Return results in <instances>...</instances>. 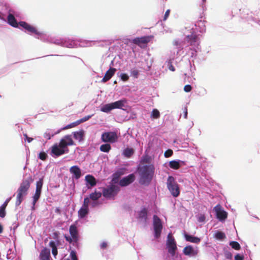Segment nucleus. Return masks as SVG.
<instances>
[{"instance_id": "bf43d9fd", "label": "nucleus", "mask_w": 260, "mask_h": 260, "mask_svg": "<svg viewBox=\"0 0 260 260\" xmlns=\"http://www.w3.org/2000/svg\"><path fill=\"white\" fill-rule=\"evenodd\" d=\"M107 246V244L104 242L101 244V248L102 249L106 248Z\"/></svg>"}, {"instance_id": "37998d69", "label": "nucleus", "mask_w": 260, "mask_h": 260, "mask_svg": "<svg viewBox=\"0 0 260 260\" xmlns=\"http://www.w3.org/2000/svg\"><path fill=\"white\" fill-rule=\"evenodd\" d=\"M47 157V155L44 152H41L39 153V158L42 160H45Z\"/></svg>"}, {"instance_id": "72a5a7b5", "label": "nucleus", "mask_w": 260, "mask_h": 260, "mask_svg": "<svg viewBox=\"0 0 260 260\" xmlns=\"http://www.w3.org/2000/svg\"><path fill=\"white\" fill-rule=\"evenodd\" d=\"M169 167L172 169L177 170L180 167V165L179 161L172 160L169 162Z\"/></svg>"}, {"instance_id": "4c0bfd02", "label": "nucleus", "mask_w": 260, "mask_h": 260, "mask_svg": "<svg viewBox=\"0 0 260 260\" xmlns=\"http://www.w3.org/2000/svg\"><path fill=\"white\" fill-rule=\"evenodd\" d=\"M139 218L142 219H147V210L146 208H143L139 213Z\"/></svg>"}, {"instance_id": "603ef678", "label": "nucleus", "mask_w": 260, "mask_h": 260, "mask_svg": "<svg viewBox=\"0 0 260 260\" xmlns=\"http://www.w3.org/2000/svg\"><path fill=\"white\" fill-rule=\"evenodd\" d=\"M11 198H9L8 199H7L5 202L4 203V204L1 206V207L4 208H6L9 202H10V201L11 200Z\"/></svg>"}, {"instance_id": "0eeeda50", "label": "nucleus", "mask_w": 260, "mask_h": 260, "mask_svg": "<svg viewBox=\"0 0 260 260\" xmlns=\"http://www.w3.org/2000/svg\"><path fill=\"white\" fill-rule=\"evenodd\" d=\"M167 186L171 194L175 198L180 194V188L178 184L174 177L169 176L167 181Z\"/></svg>"}, {"instance_id": "7ed1b4c3", "label": "nucleus", "mask_w": 260, "mask_h": 260, "mask_svg": "<svg viewBox=\"0 0 260 260\" xmlns=\"http://www.w3.org/2000/svg\"><path fill=\"white\" fill-rule=\"evenodd\" d=\"M153 167L151 166L145 165L139 169L140 176L139 183L143 185H148L150 182L153 173Z\"/></svg>"}, {"instance_id": "c9c22d12", "label": "nucleus", "mask_w": 260, "mask_h": 260, "mask_svg": "<svg viewBox=\"0 0 260 260\" xmlns=\"http://www.w3.org/2000/svg\"><path fill=\"white\" fill-rule=\"evenodd\" d=\"M92 115H87L80 119L78 120L77 121L74 122V125H78L81 123H83L84 122L87 121L92 117Z\"/></svg>"}, {"instance_id": "4d7b16f0", "label": "nucleus", "mask_w": 260, "mask_h": 260, "mask_svg": "<svg viewBox=\"0 0 260 260\" xmlns=\"http://www.w3.org/2000/svg\"><path fill=\"white\" fill-rule=\"evenodd\" d=\"M64 238L70 243H71L72 242H74L73 239L72 238V237H70L69 236H67L66 235H65L64 236Z\"/></svg>"}, {"instance_id": "5701e85b", "label": "nucleus", "mask_w": 260, "mask_h": 260, "mask_svg": "<svg viewBox=\"0 0 260 260\" xmlns=\"http://www.w3.org/2000/svg\"><path fill=\"white\" fill-rule=\"evenodd\" d=\"M8 22L10 25L14 27H18L19 25L17 23L14 16L12 14H9L8 16Z\"/></svg>"}, {"instance_id": "2eb2a0df", "label": "nucleus", "mask_w": 260, "mask_h": 260, "mask_svg": "<svg viewBox=\"0 0 260 260\" xmlns=\"http://www.w3.org/2000/svg\"><path fill=\"white\" fill-rule=\"evenodd\" d=\"M19 24L20 26L25 29L28 31L34 33L36 35H40V32L38 31L37 29L34 27L33 26L28 24L26 22L24 21H20L19 22Z\"/></svg>"}, {"instance_id": "de8ad7c7", "label": "nucleus", "mask_w": 260, "mask_h": 260, "mask_svg": "<svg viewBox=\"0 0 260 260\" xmlns=\"http://www.w3.org/2000/svg\"><path fill=\"white\" fill-rule=\"evenodd\" d=\"M54 136V134H50L49 132H46L45 134H44V137L47 139L48 140H50L51 139V138L52 137H53Z\"/></svg>"}, {"instance_id": "79ce46f5", "label": "nucleus", "mask_w": 260, "mask_h": 260, "mask_svg": "<svg viewBox=\"0 0 260 260\" xmlns=\"http://www.w3.org/2000/svg\"><path fill=\"white\" fill-rule=\"evenodd\" d=\"M173 150L171 149H168L167 151H166L164 153V156L165 157H169L173 155Z\"/></svg>"}, {"instance_id": "39448f33", "label": "nucleus", "mask_w": 260, "mask_h": 260, "mask_svg": "<svg viewBox=\"0 0 260 260\" xmlns=\"http://www.w3.org/2000/svg\"><path fill=\"white\" fill-rule=\"evenodd\" d=\"M217 203V205L212 208V213L218 221L224 223L228 218V212L221 206L222 201H218Z\"/></svg>"}, {"instance_id": "8fccbe9b", "label": "nucleus", "mask_w": 260, "mask_h": 260, "mask_svg": "<svg viewBox=\"0 0 260 260\" xmlns=\"http://www.w3.org/2000/svg\"><path fill=\"white\" fill-rule=\"evenodd\" d=\"M192 89V87L190 85H186L184 87V90L186 92H190Z\"/></svg>"}, {"instance_id": "49530a36", "label": "nucleus", "mask_w": 260, "mask_h": 260, "mask_svg": "<svg viewBox=\"0 0 260 260\" xmlns=\"http://www.w3.org/2000/svg\"><path fill=\"white\" fill-rule=\"evenodd\" d=\"M173 44L174 46L178 47V48L180 50L182 49V48L180 47L181 43L178 40H174L173 42Z\"/></svg>"}, {"instance_id": "cd10ccee", "label": "nucleus", "mask_w": 260, "mask_h": 260, "mask_svg": "<svg viewBox=\"0 0 260 260\" xmlns=\"http://www.w3.org/2000/svg\"><path fill=\"white\" fill-rule=\"evenodd\" d=\"M185 238L187 241L194 243H198L200 241V238L188 234L185 235Z\"/></svg>"}, {"instance_id": "dca6fc26", "label": "nucleus", "mask_w": 260, "mask_h": 260, "mask_svg": "<svg viewBox=\"0 0 260 260\" xmlns=\"http://www.w3.org/2000/svg\"><path fill=\"white\" fill-rule=\"evenodd\" d=\"M186 41L190 46H197L199 44L198 36L194 34H191L186 37Z\"/></svg>"}, {"instance_id": "e433bc0d", "label": "nucleus", "mask_w": 260, "mask_h": 260, "mask_svg": "<svg viewBox=\"0 0 260 260\" xmlns=\"http://www.w3.org/2000/svg\"><path fill=\"white\" fill-rule=\"evenodd\" d=\"M113 107L111 103L105 105L102 108L101 111L104 112L108 113L112 110Z\"/></svg>"}, {"instance_id": "20e7f679", "label": "nucleus", "mask_w": 260, "mask_h": 260, "mask_svg": "<svg viewBox=\"0 0 260 260\" xmlns=\"http://www.w3.org/2000/svg\"><path fill=\"white\" fill-rule=\"evenodd\" d=\"M112 182L108 187L103 188V195L107 199H114L120 190L119 187L115 184L116 183V179L113 178Z\"/></svg>"}, {"instance_id": "e2e57ef3", "label": "nucleus", "mask_w": 260, "mask_h": 260, "mask_svg": "<svg viewBox=\"0 0 260 260\" xmlns=\"http://www.w3.org/2000/svg\"><path fill=\"white\" fill-rule=\"evenodd\" d=\"M53 238L54 239H57L58 238V233L57 232H54L53 234Z\"/></svg>"}, {"instance_id": "4468645a", "label": "nucleus", "mask_w": 260, "mask_h": 260, "mask_svg": "<svg viewBox=\"0 0 260 260\" xmlns=\"http://www.w3.org/2000/svg\"><path fill=\"white\" fill-rule=\"evenodd\" d=\"M135 180V175L133 174H131L122 178L119 181V184L122 187L126 186L133 183Z\"/></svg>"}, {"instance_id": "0e129e2a", "label": "nucleus", "mask_w": 260, "mask_h": 260, "mask_svg": "<svg viewBox=\"0 0 260 260\" xmlns=\"http://www.w3.org/2000/svg\"><path fill=\"white\" fill-rule=\"evenodd\" d=\"M246 251H247V254L250 257L251 256V251L249 249L246 248Z\"/></svg>"}, {"instance_id": "774afa93", "label": "nucleus", "mask_w": 260, "mask_h": 260, "mask_svg": "<svg viewBox=\"0 0 260 260\" xmlns=\"http://www.w3.org/2000/svg\"><path fill=\"white\" fill-rule=\"evenodd\" d=\"M70 125H71V126L72 127H74V126H76V125H74V122H73V123H71V124H70Z\"/></svg>"}, {"instance_id": "412c9836", "label": "nucleus", "mask_w": 260, "mask_h": 260, "mask_svg": "<svg viewBox=\"0 0 260 260\" xmlns=\"http://www.w3.org/2000/svg\"><path fill=\"white\" fill-rule=\"evenodd\" d=\"M183 253L186 255L195 256L198 254V251L191 246H187L183 249Z\"/></svg>"}, {"instance_id": "f704fd0d", "label": "nucleus", "mask_w": 260, "mask_h": 260, "mask_svg": "<svg viewBox=\"0 0 260 260\" xmlns=\"http://www.w3.org/2000/svg\"><path fill=\"white\" fill-rule=\"evenodd\" d=\"M111 149V145L109 144H105L101 145L100 149L104 152H108Z\"/></svg>"}, {"instance_id": "aec40b11", "label": "nucleus", "mask_w": 260, "mask_h": 260, "mask_svg": "<svg viewBox=\"0 0 260 260\" xmlns=\"http://www.w3.org/2000/svg\"><path fill=\"white\" fill-rule=\"evenodd\" d=\"M226 237L225 233L220 230L215 231L213 234V238L219 241H223Z\"/></svg>"}, {"instance_id": "f3484780", "label": "nucleus", "mask_w": 260, "mask_h": 260, "mask_svg": "<svg viewBox=\"0 0 260 260\" xmlns=\"http://www.w3.org/2000/svg\"><path fill=\"white\" fill-rule=\"evenodd\" d=\"M69 232L74 242H77L78 241V231L77 226L74 224L71 225L70 226Z\"/></svg>"}, {"instance_id": "a878e982", "label": "nucleus", "mask_w": 260, "mask_h": 260, "mask_svg": "<svg viewBox=\"0 0 260 260\" xmlns=\"http://www.w3.org/2000/svg\"><path fill=\"white\" fill-rule=\"evenodd\" d=\"M88 208H84V207L82 206V207L78 211V216L80 218H83L88 214Z\"/></svg>"}, {"instance_id": "6e6552de", "label": "nucleus", "mask_w": 260, "mask_h": 260, "mask_svg": "<svg viewBox=\"0 0 260 260\" xmlns=\"http://www.w3.org/2000/svg\"><path fill=\"white\" fill-rule=\"evenodd\" d=\"M239 12L241 19L245 20L248 23L254 22L260 25V20H257L253 16L252 13L247 9H239Z\"/></svg>"}, {"instance_id": "c85d7f7f", "label": "nucleus", "mask_w": 260, "mask_h": 260, "mask_svg": "<svg viewBox=\"0 0 260 260\" xmlns=\"http://www.w3.org/2000/svg\"><path fill=\"white\" fill-rule=\"evenodd\" d=\"M73 136L75 139L80 142L83 139L84 131L83 130H81L78 132H75L73 133Z\"/></svg>"}, {"instance_id": "7c9ffc66", "label": "nucleus", "mask_w": 260, "mask_h": 260, "mask_svg": "<svg viewBox=\"0 0 260 260\" xmlns=\"http://www.w3.org/2000/svg\"><path fill=\"white\" fill-rule=\"evenodd\" d=\"M102 194L101 192L95 191L89 194V198L93 201H96L101 197Z\"/></svg>"}, {"instance_id": "ea45409f", "label": "nucleus", "mask_w": 260, "mask_h": 260, "mask_svg": "<svg viewBox=\"0 0 260 260\" xmlns=\"http://www.w3.org/2000/svg\"><path fill=\"white\" fill-rule=\"evenodd\" d=\"M235 260H244V256L243 254L237 253L234 256Z\"/></svg>"}, {"instance_id": "423d86ee", "label": "nucleus", "mask_w": 260, "mask_h": 260, "mask_svg": "<svg viewBox=\"0 0 260 260\" xmlns=\"http://www.w3.org/2000/svg\"><path fill=\"white\" fill-rule=\"evenodd\" d=\"M224 197L221 185L212 179V204L223 201Z\"/></svg>"}, {"instance_id": "6ab92c4d", "label": "nucleus", "mask_w": 260, "mask_h": 260, "mask_svg": "<svg viewBox=\"0 0 260 260\" xmlns=\"http://www.w3.org/2000/svg\"><path fill=\"white\" fill-rule=\"evenodd\" d=\"M70 172L73 175L74 177L76 179H79L81 175V171L80 168L77 166H74L70 168Z\"/></svg>"}, {"instance_id": "864d4df0", "label": "nucleus", "mask_w": 260, "mask_h": 260, "mask_svg": "<svg viewBox=\"0 0 260 260\" xmlns=\"http://www.w3.org/2000/svg\"><path fill=\"white\" fill-rule=\"evenodd\" d=\"M205 220V216L204 215H200L198 217V221L200 222H204Z\"/></svg>"}, {"instance_id": "2f4dec72", "label": "nucleus", "mask_w": 260, "mask_h": 260, "mask_svg": "<svg viewBox=\"0 0 260 260\" xmlns=\"http://www.w3.org/2000/svg\"><path fill=\"white\" fill-rule=\"evenodd\" d=\"M49 246L52 248V253L55 257L57 255L58 251L55 242L53 241H50L49 243Z\"/></svg>"}, {"instance_id": "3c124183", "label": "nucleus", "mask_w": 260, "mask_h": 260, "mask_svg": "<svg viewBox=\"0 0 260 260\" xmlns=\"http://www.w3.org/2000/svg\"><path fill=\"white\" fill-rule=\"evenodd\" d=\"M131 75L135 78H138L139 75V71L137 70H133L131 71Z\"/></svg>"}, {"instance_id": "f03ea898", "label": "nucleus", "mask_w": 260, "mask_h": 260, "mask_svg": "<svg viewBox=\"0 0 260 260\" xmlns=\"http://www.w3.org/2000/svg\"><path fill=\"white\" fill-rule=\"evenodd\" d=\"M33 181L34 179L30 175L28 176L23 179L17 189V194L15 202L16 206H19L21 204L23 200L24 197L27 195L30 184Z\"/></svg>"}, {"instance_id": "ddd939ff", "label": "nucleus", "mask_w": 260, "mask_h": 260, "mask_svg": "<svg viewBox=\"0 0 260 260\" xmlns=\"http://www.w3.org/2000/svg\"><path fill=\"white\" fill-rule=\"evenodd\" d=\"M152 36L137 37L132 40V42L142 48L145 46L151 40Z\"/></svg>"}, {"instance_id": "473e14b6", "label": "nucleus", "mask_w": 260, "mask_h": 260, "mask_svg": "<svg viewBox=\"0 0 260 260\" xmlns=\"http://www.w3.org/2000/svg\"><path fill=\"white\" fill-rule=\"evenodd\" d=\"M134 150L133 148H127L123 151V154L126 157L129 158L134 154Z\"/></svg>"}, {"instance_id": "680f3d73", "label": "nucleus", "mask_w": 260, "mask_h": 260, "mask_svg": "<svg viewBox=\"0 0 260 260\" xmlns=\"http://www.w3.org/2000/svg\"><path fill=\"white\" fill-rule=\"evenodd\" d=\"M256 16L257 18H256L257 20H260V8L258 10V11L256 13Z\"/></svg>"}, {"instance_id": "09e8293b", "label": "nucleus", "mask_w": 260, "mask_h": 260, "mask_svg": "<svg viewBox=\"0 0 260 260\" xmlns=\"http://www.w3.org/2000/svg\"><path fill=\"white\" fill-rule=\"evenodd\" d=\"M70 255L71 256L72 260H78V258L76 256V253L75 251L72 250L71 252Z\"/></svg>"}, {"instance_id": "9d476101", "label": "nucleus", "mask_w": 260, "mask_h": 260, "mask_svg": "<svg viewBox=\"0 0 260 260\" xmlns=\"http://www.w3.org/2000/svg\"><path fill=\"white\" fill-rule=\"evenodd\" d=\"M43 184V178H40L39 179V180L36 182V191H35L34 195L32 197L33 209H35V206L37 202L38 201V200L39 199V198L40 197Z\"/></svg>"}, {"instance_id": "1a4fd4ad", "label": "nucleus", "mask_w": 260, "mask_h": 260, "mask_svg": "<svg viewBox=\"0 0 260 260\" xmlns=\"http://www.w3.org/2000/svg\"><path fill=\"white\" fill-rule=\"evenodd\" d=\"M167 246L168 249V252L174 256L177 249L176 243L175 239L172 235L171 233H169L167 237Z\"/></svg>"}, {"instance_id": "b1692460", "label": "nucleus", "mask_w": 260, "mask_h": 260, "mask_svg": "<svg viewBox=\"0 0 260 260\" xmlns=\"http://www.w3.org/2000/svg\"><path fill=\"white\" fill-rule=\"evenodd\" d=\"M229 249L230 247L228 246H225L223 248V252L226 259L233 260V253L229 251Z\"/></svg>"}, {"instance_id": "9b49d317", "label": "nucleus", "mask_w": 260, "mask_h": 260, "mask_svg": "<svg viewBox=\"0 0 260 260\" xmlns=\"http://www.w3.org/2000/svg\"><path fill=\"white\" fill-rule=\"evenodd\" d=\"M101 139L103 142L113 143L117 141L118 136L114 132H105L102 134Z\"/></svg>"}, {"instance_id": "13d9d810", "label": "nucleus", "mask_w": 260, "mask_h": 260, "mask_svg": "<svg viewBox=\"0 0 260 260\" xmlns=\"http://www.w3.org/2000/svg\"><path fill=\"white\" fill-rule=\"evenodd\" d=\"M23 135L28 143H30L33 140V138L29 137L26 134Z\"/></svg>"}, {"instance_id": "6e6d98bb", "label": "nucleus", "mask_w": 260, "mask_h": 260, "mask_svg": "<svg viewBox=\"0 0 260 260\" xmlns=\"http://www.w3.org/2000/svg\"><path fill=\"white\" fill-rule=\"evenodd\" d=\"M170 13V10H167L165 14L164 17V20H166L168 17H169Z\"/></svg>"}, {"instance_id": "58836bf2", "label": "nucleus", "mask_w": 260, "mask_h": 260, "mask_svg": "<svg viewBox=\"0 0 260 260\" xmlns=\"http://www.w3.org/2000/svg\"><path fill=\"white\" fill-rule=\"evenodd\" d=\"M160 117V113L159 111L156 109H153L151 114V117L154 119H157Z\"/></svg>"}, {"instance_id": "052dcab7", "label": "nucleus", "mask_w": 260, "mask_h": 260, "mask_svg": "<svg viewBox=\"0 0 260 260\" xmlns=\"http://www.w3.org/2000/svg\"><path fill=\"white\" fill-rule=\"evenodd\" d=\"M169 69L171 71H175V69L174 68V67L172 64H170L169 67Z\"/></svg>"}, {"instance_id": "f257e3e1", "label": "nucleus", "mask_w": 260, "mask_h": 260, "mask_svg": "<svg viewBox=\"0 0 260 260\" xmlns=\"http://www.w3.org/2000/svg\"><path fill=\"white\" fill-rule=\"evenodd\" d=\"M75 145L71 135H66L60 140L58 144L56 143L52 146L51 153L56 156H60L69 152L68 146Z\"/></svg>"}, {"instance_id": "f8f14e48", "label": "nucleus", "mask_w": 260, "mask_h": 260, "mask_svg": "<svg viewBox=\"0 0 260 260\" xmlns=\"http://www.w3.org/2000/svg\"><path fill=\"white\" fill-rule=\"evenodd\" d=\"M153 219L154 236L155 238H157L160 236L162 229V225L160 219L157 215H154L153 217Z\"/></svg>"}, {"instance_id": "a19ab883", "label": "nucleus", "mask_w": 260, "mask_h": 260, "mask_svg": "<svg viewBox=\"0 0 260 260\" xmlns=\"http://www.w3.org/2000/svg\"><path fill=\"white\" fill-rule=\"evenodd\" d=\"M90 198L88 197H86L84 199L83 204L82 205V206L84 208H88L89 204L90 202Z\"/></svg>"}, {"instance_id": "393cba45", "label": "nucleus", "mask_w": 260, "mask_h": 260, "mask_svg": "<svg viewBox=\"0 0 260 260\" xmlns=\"http://www.w3.org/2000/svg\"><path fill=\"white\" fill-rule=\"evenodd\" d=\"M85 181L90 185L91 187L94 186L96 184L95 178L91 175H87L85 177Z\"/></svg>"}, {"instance_id": "bb28decb", "label": "nucleus", "mask_w": 260, "mask_h": 260, "mask_svg": "<svg viewBox=\"0 0 260 260\" xmlns=\"http://www.w3.org/2000/svg\"><path fill=\"white\" fill-rule=\"evenodd\" d=\"M125 103V100H119L115 102L112 103V106L113 109H122V107L124 106V104Z\"/></svg>"}, {"instance_id": "a18cd8bd", "label": "nucleus", "mask_w": 260, "mask_h": 260, "mask_svg": "<svg viewBox=\"0 0 260 260\" xmlns=\"http://www.w3.org/2000/svg\"><path fill=\"white\" fill-rule=\"evenodd\" d=\"M120 77H121V80H123V81H126L129 79L128 76L126 74H125V73L121 74Z\"/></svg>"}, {"instance_id": "5fc2aeb1", "label": "nucleus", "mask_w": 260, "mask_h": 260, "mask_svg": "<svg viewBox=\"0 0 260 260\" xmlns=\"http://www.w3.org/2000/svg\"><path fill=\"white\" fill-rule=\"evenodd\" d=\"M183 116L185 119H186L187 117V107H185L183 109Z\"/></svg>"}, {"instance_id": "a211bd4d", "label": "nucleus", "mask_w": 260, "mask_h": 260, "mask_svg": "<svg viewBox=\"0 0 260 260\" xmlns=\"http://www.w3.org/2000/svg\"><path fill=\"white\" fill-rule=\"evenodd\" d=\"M116 69L113 68H110L105 73V76L102 80V82L105 83L109 81L115 74Z\"/></svg>"}, {"instance_id": "4be33fe9", "label": "nucleus", "mask_w": 260, "mask_h": 260, "mask_svg": "<svg viewBox=\"0 0 260 260\" xmlns=\"http://www.w3.org/2000/svg\"><path fill=\"white\" fill-rule=\"evenodd\" d=\"M40 257L41 260H49L50 257L49 249L44 248L40 253Z\"/></svg>"}, {"instance_id": "c756f323", "label": "nucleus", "mask_w": 260, "mask_h": 260, "mask_svg": "<svg viewBox=\"0 0 260 260\" xmlns=\"http://www.w3.org/2000/svg\"><path fill=\"white\" fill-rule=\"evenodd\" d=\"M229 244L232 249L235 250H239L241 248L239 242L236 241H230Z\"/></svg>"}, {"instance_id": "338daca9", "label": "nucleus", "mask_w": 260, "mask_h": 260, "mask_svg": "<svg viewBox=\"0 0 260 260\" xmlns=\"http://www.w3.org/2000/svg\"><path fill=\"white\" fill-rule=\"evenodd\" d=\"M72 128V127L71 126L70 124H69V125H67L63 129H68V128Z\"/></svg>"}, {"instance_id": "c03bdc74", "label": "nucleus", "mask_w": 260, "mask_h": 260, "mask_svg": "<svg viewBox=\"0 0 260 260\" xmlns=\"http://www.w3.org/2000/svg\"><path fill=\"white\" fill-rule=\"evenodd\" d=\"M5 208L0 207V217L4 218L6 216Z\"/></svg>"}, {"instance_id": "69168bd1", "label": "nucleus", "mask_w": 260, "mask_h": 260, "mask_svg": "<svg viewBox=\"0 0 260 260\" xmlns=\"http://www.w3.org/2000/svg\"><path fill=\"white\" fill-rule=\"evenodd\" d=\"M3 232V226L0 223V234L2 233Z\"/></svg>"}]
</instances>
